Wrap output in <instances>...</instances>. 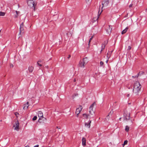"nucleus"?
<instances>
[{"label": "nucleus", "mask_w": 147, "mask_h": 147, "mask_svg": "<svg viewBox=\"0 0 147 147\" xmlns=\"http://www.w3.org/2000/svg\"><path fill=\"white\" fill-rule=\"evenodd\" d=\"M131 47H130V46H129L128 47V49H127L129 50H130L131 49Z\"/></svg>", "instance_id": "c85d7f7f"}, {"label": "nucleus", "mask_w": 147, "mask_h": 147, "mask_svg": "<svg viewBox=\"0 0 147 147\" xmlns=\"http://www.w3.org/2000/svg\"><path fill=\"white\" fill-rule=\"evenodd\" d=\"M93 36H92L91 38H90V40H89V43H88V45H89V44H90V41L92 40L93 38Z\"/></svg>", "instance_id": "393cba45"}, {"label": "nucleus", "mask_w": 147, "mask_h": 147, "mask_svg": "<svg viewBox=\"0 0 147 147\" xmlns=\"http://www.w3.org/2000/svg\"><path fill=\"white\" fill-rule=\"evenodd\" d=\"M70 57H71V55H68V57H67L68 59H69Z\"/></svg>", "instance_id": "473e14b6"}, {"label": "nucleus", "mask_w": 147, "mask_h": 147, "mask_svg": "<svg viewBox=\"0 0 147 147\" xmlns=\"http://www.w3.org/2000/svg\"><path fill=\"white\" fill-rule=\"evenodd\" d=\"M91 122V121L89 120L88 122L85 123V126L89 128H90Z\"/></svg>", "instance_id": "f8f14e48"}, {"label": "nucleus", "mask_w": 147, "mask_h": 147, "mask_svg": "<svg viewBox=\"0 0 147 147\" xmlns=\"http://www.w3.org/2000/svg\"><path fill=\"white\" fill-rule=\"evenodd\" d=\"M47 67H48V66H47Z\"/></svg>", "instance_id": "8fccbe9b"}, {"label": "nucleus", "mask_w": 147, "mask_h": 147, "mask_svg": "<svg viewBox=\"0 0 147 147\" xmlns=\"http://www.w3.org/2000/svg\"><path fill=\"white\" fill-rule=\"evenodd\" d=\"M39 147V145H37L34 146V147Z\"/></svg>", "instance_id": "72a5a7b5"}, {"label": "nucleus", "mask_w": 147, "mask_h": 147, "mask_svg": "<svg viewBox=\"0 0 147 147\" xmlns=\"http://www.w3.org/2000/svg\"><path fill=\"white\" fill-rule=\"evenodd\" d=\"M141 88V86L138 82L136 81L135 82L133 88V92L138 95L140 91Z\"/></svg>", "instance_id": "f257e3e1"}, {"label": "nucleus", "mask_w": 147, "mask_h": 147, "mask_svg": "<svg viewBox=\"0 0 147 147\" xmlns=\"http://www.w3.org/2000/svg\"><path fill=\"white\" fill-rule=\"evenodd\" d=\"M121 118H120L119 119V120H120V121H121Z\"/></svg>", "instance_id": "37998d69"}, {"label": "nucleus", "mask_w": 147, "mask_h": 147, "mask_svg": "<svg viewBox=\"0 0 147 147\" xmlns=\"http://www.w3.org/2000/svg\"><path fill=\"white\" fill-rule=\"evenodd\" d=\"M19 123L18 121H17L15 122V124L13 126L15 130L18 131L19 129Z\"/></svg>", "instance_id": "0eeeda50"}, {"label": "nucleus", "mask_w": 147, "mask_h": 147, "mask_svg": "<svg viewBox=\"0 0 147 147\" xmlns=\"http://www.w3.org/2000/svg\"><path fill=\"white\" fill-rule=\"evenodd\" d=\"M5 13L2 11H0V16H3L5 15Z\"/></svg>", "instance_id": "6ab92c4d"}, {"label": "nucleus", "mask_w": 147, "mask_h": 147, "mask_svg": "<svg viewBox=\"0 0 147 147\" xmlns=\"http://www.w3.org/2000/svg\"><path fill=\"white\" fill-rule=\"evenodd\" d=\"M100 66H102L104 64V63L102 61H101L100 62Z\"/></svg>", "instance_id": "bb28decb"}, {"label": "nucleus", "mask_w": 147, "mask_h": 147, "mask_svg": "<svg viewBox=\"0 0 147 147\" xmlns=\"http://www.w3.org/2000/svg\"><path fill=\"white\" fill-rule=\"evenodd\" d=\"M108 60H109V59H108L106 61V63H108Z\"/></svg>", "instance_id": "58836bf2"}, {"label": "nucleus", "mask_w": 147, "mask_h": 147, "mask_svg": "<svg viewBox=\"0 0 147 147\" xmlns=\"http://www.w3.org/2000/svg\"><path fill=\"white\" fill-rule=\"evenodd\" d=\"M129 94H128L127 95V97H129Z\"/></svg>", "instance_id": "ea45409f"}, {"label": "nucleus", "mask_w": 147, "mask_h": 147, "mask_svg": "<svg viewBox=\"0 0 147 147\" xmlns=\"http://www.w3.org/2000/svg\"><path fill=\"white\" fill-rule=\"evenodd\" d=\"M96 105V103L95 102H93L90 106L89 109V113L92 115H93L94 113V111L93 110V108L94 106Z\"/></svg>", "instance_id": "39448f33"}, {"label": "nucleus", "mask_w": 147, "mask_h": 147, "mask_svg": "<svg viewBox=\"0 0 147 147\" xmlns=\"http://www.w3.org/2000/svg\"><path fill=\"white\" fill-rule=\"evenodd\" d=\"M33 69L34 67L32 66H29L28 67V69L30 72H32L33 70Z\"/></svg>", "instance_id": "2eb2a0df"}, {"label": "nucleus", "mask_w": 147, "mask_h": 147, "mask_svg": "<svg viewBox=\"0 0 147 147\" xmlns=\"http://www.w3.org/2000/svg\"><path fill=\"white\" fill-rule=\"evenodd\" d=\"M139 75V74H138V75ZM138 76H137V77H138Z\"/></svg>", "instance_id": "de8ad7c7"}, {"label": "nucleus", "mask_w": 147, "mask_h": 147, "mask_svg": "<svg viewBox=\"0 0 147 147\" xmlns=\"http://www.w3.org/2000/svg\"><path fill=\"white\" fill-rule=\"evenodd\" d=\"M109 3V0H104V1L102 2V4L103 7L106 6L108 5Z\"/></svg>", "instance_id": "9d476101"}, {"label": "nucleus", "mask_w": 147, "mask_h": 147, "mask_svg": "<svg viewBox=\"0 0 147 147\" xmlns=\"http://www.w3.org/2000/svg\"><path fill=\"white\" fill-rule=\"evenodd\" d=\"M38 116L39 118V121L42 118H43V113L41 111H39L38 113Z\"/></svg>", "instance_id": "1a4fd4ad"}, {"label": "nucleus", "mask_w": 147, "mask_h": 147, "mask_svg": "<svg viewBox=\"0 0 147 147\" xmlns=\"http://www.w3.org/2000/svg\"><path fill=\"white\" fill-rule=\"evenodd\" d=\"M15 115L16 116H17V115H18V113L17 112H16L15 113Z\"/></svg>", "instance_id": "f704fd0d"}, {"label": "nucleus", "mask_w": 147, "mask_h": 147, "mask_svg": "<svg viewBox=\"0 0 147 147\" xmlns=\"http://www.w3.org/2000/svg\"><path fill=\"white\" fill-rule=\"evenodd\" d=\"M128 141L127 140H125L124 141L123 145H125L127 144Z\"/></svg>", "instance_id": "b1692460"}, {"label": "nucleus", "mask_w": 147, "mask_h": 147, "mask_svg": "<svg viewBox=\"0 0 147 147\" xmlns=\"http://www.w3.org/2000/svg\"><path fill=\"white\" fill-rule=\"evenodd\" d=\"M112 29V26L110 25H107L106 26V30L108 34L111 33Z\"/></svg>", "instance_id": "423d86ee"}, {"label": "nucleus", "mask_w": 147, "mask_h": 147, "mask_svg": "<svg viewBox=\"0 0 147 147\" xmlns=\"http://www.w3.org/2000/svg\"><path fill=\"white\" fill-rule=\"evenodd\" d=\"M111 51H109L107 53V59H109L111 57Z\"/></svg>", "instance_id": "f3484780"}, {"label": "nucleus", "mask_w": 147, "mask_h": 147, "mask_svg": "<svg viewBox=\"0 0 147 147\" xmlns=\"http://www.w3.org/2000/svg\"><path fill=\"white\" fill-rule=\"evenodd\" d=\"M113 113V111L112 110L109 113V115H112Z\"/></svg>", "instance_id": "a878e982"}, {"label": "nucleus", "mask_w": 147, "mask_h": 147, "mask_svg": "<svg viewBox=\"0 0 147 147\" xmlns=\"http://www.w3.org/2000/svg\"><path fill=\"white\" fill-rule=\"evenodd\" d=\"M27 4L30 7L34 8V10H35V7L36 5V3H35L33 0H28Z\"/></svg>", "instance_id": "7ed1b4c3"}, {"label": "nucleus", "mask_w": 147, "mask_h": 147, "mask_svg": "<svg viewBox=\"0 0 147 147\" xmlns=\"http://www.w3.org/2000/svg\"><path fill=\"white\" fill-rule=\"evenodd\" d=\"M129 129V127L128 126H126L125 128V130L126 131H128Z\"/></svg>", "instance_id": "412c9836"}, {"label": "nucleus", "mask_w": 147, "mask_h": 147, "mask_svg": "<svg viewBox=\"0 0 147 147\" xmlns=\"http://www.w3.org/2000/svg\"><path fill=\"white\" fill-rule=\"evenodd\" d=\"M83 116L86 119H87L88 118H91V117L90 115H87L86 114H83Z\"/></svg>", "instance_id": "4468645a"}, {"label": "nucleus", "mask_w": 147, "mask_h": 147, "mask_svg": "<svg viewBox=\"0 0 147 147\" xmlns=\"http://www.w3.org/2000/svg\"><path fill=\"white\" fill-rule=\"evenodd\" d=\"M132 122H132V120H131V123H130V124H132Z\"/></svg>", "instance_id": "4c0bfd02"}, {"label": "nucleus", "mask_w": 147, "mask_h": 147, "mask_svg": "<svg viewBox=\"0 0 147 147\" xmlns=\"http://www.w3.org/2000/svg\"><path fill=\"white\" fill-rule=\"evenodd\" d=\"M76 79H74V82H76Z\"/></svg>", "instance_id": "a19ab883"}, {"label": "nucleus", "mask_w": 147, "mask_h": 147, "mask_svg": "<svg viewBox=\"0 0 147 147\" xmlns=\"http://www.w3.org/2000/svg\"><path fill=\"white\" fill-rule=\"evenodd\" d=\"M37 64L40 66H42V65L40 64L38 62H37Z\"/></svg>", "instance_id": "c756f323"}, {"label": "nucleus", "mask_w": 147, "mask_h": 147, "mask_svg": "<svg viewBox=\"0 0 147 147\" xmlns=\"http://www.w3.org/2000/svg\"><path fill=\"white\" fill-rule=\"evenodd\" d=\"M132 5H133V4H131L130 5H129V8L130 7H132Z\"/></svg>", "instance_id": "2f4dec72"}, {"label": "nucleus", "mask_w": 147, "mask_h": 147, "mask_svg": "<svg viewBox=\"0 0 147 147\" xmlns=\"http://www.w3.org/2000/svg\"><path fill=\"white\" fill-rule=\"evenodd\" d=\"M130 113L129 111L125 110L123 114V119L124 120L127 121L128 120L130 119Z\"/></svg>", "instance_id": "f03ea898"}, {"label": "nucleus", "mask_w": 147, "mask_h": 147, "mask_svg": "<svg viewBox=\"0 0 147 147\" xmlns=\"http://www.w3.org/2000/svg\"><path fill=\"white\" fill-rule=\"evenodd\" d=\"M57 128H58V129H59V128H58V127H57Z\"/></svg>", "instance_id": "49530a36"}, {"label": "nucleus", "mask_w": 147, "mask_h": 147, "mask_svg": "<svg viewBox=\"0 0 147 147\" xmlns=\"http://www.w3.org/2000/svg\"><path fill=\"white\" fill-rule=\"evenodd\" d=\"M109 115H108L107 116L105 119H108V120H109Z\"/></svg>", "instance_id": "cd10ccee"}, {"label": "nucleus", "mask_w": 147, "mask_h": 147, "mask_svg": "<svg viewBox=\"0 0 147 147\" xmlns=\"http://www.w3.org/2000/svg\"><path fill=\"white\" fill-rule=\"evenodd\" d=\"M20 25L22 26H24V23L23 22L22 23V24H20Z\"/></svg>", "instance_id": "c9c22d12"}, {"label": "nucleus", "mask_w": 147, "mask_h": 147, "mask_svg": "<svg viewBox=\"0 0 147 147\" xmlns=\"http://www.w3.org/2000/svg\"><path fill=\"white\" fill-rule=\"evenodd\" d=\"M128 29V27H126V28L122 31L121 34H123L125 33L127 31Z\"/></svg>", "instance_id": "a211bd4d"}, {"label": "nucleus", "mask_w": 147, "mask_h": 147, "mask_svg": "<svg viewBox=\"0 0 147 147\" xmlns=\"http://www.w3.org/2000/svg\"><path fill=\"white\" fill-rule=\"evenodd\" d=\"M82 106H80L79 107L76 109V113L77 114V116L78 117V114L80 112L82 111Z\"/></svg>", "instance_id": "6e6552de"}, {"label": "nucleus", "mask_w": 147, "mask_h": 147, "mask_svg": "<svg viewBox=\"0 0 147 147\" xmlns=\"http://www.w3.org/2000/svg\"><path fill=\"white\" fill-rule=\"evenodd\" d=\"M10 66L12 67H13V65H10Z\"/></svg>", "instance_id": "c03bdc74"}, {"label": "nucleus", "mask_w": 147, "mask_h": 147, "mask_svg": "<svg viewBox=\"0 0 147 147\" xmlns=\"http://www.w3.org/2000/svg\"><path fill=\"white\" fill-rule=\"evenodd\" d=\"M108 41H105L104 42V43H102V45L101 46V51H102L105 48L106 45L108 43Z\"/></svg>", "instance_id": "9b49d317"}, {"label": "nucleus", "mask_w": 147, "mask_h": 147, "mask_svg": "<svg viewBox=\"0 0 147 147\" xmlns=\"http://www.w3.org/2000/svg\"><path fill=\"white\" fill-rule=\"evenodd\" d=\"M28 104H29L28 102H26V104H25L24 105V107H23V109H26L28 108V106H29Z\"/></svg>", "instance_id": "dca6fc26"}, {"label": "nucleus", "mask_w": 147, "mask_h": 147, "mask_svg": "<svg viewBox=\"0 0 147 147\" xmlns=\"http://www.w3.org/2000/svg\"><path fill=\"white\" fill-rule=\"evenodd\" d=\"M16 14H17V15L18 14H19V13H20V12L19 11H16Z\"/></svg>", "instance_id": "7c9ffc66"}, {"label": "nucleus", "mask_w": 147, "mask_h": 147, "mask_svg": "<svg viewBox=\"0 0 147 147\" xmlns=\"http://www.w3.org/2000/svg\"><path fill=\"white\" fill-rule=\"evenodd\" d=\"M37 119V116H35L32 118V120L33 121H35V120H36Z\"/></svg>", "instance_id": "4be33fe9"}, {"label": "nucleus", "mask_w": 147, "mask_h": 147, "mask_svg": "<svg viewBox=\"0 0 147 147\" xmlns=\"http://www.w3.org/2000/svg\"><path fill=\"white\" fill-rule=\"evenodd\" d=\"M88 61L87 58H84L82 61H80V67H84L85 65L88 63Z\"/></svg>", "instance_id": "20e7f679"}, {"label": "nucleus", "mask_w": 147, "mask_h": 147, "mask_svg": "<svg viewBox=\"0 0 147 147\" xmlns=\"http://www.w3.org/2000/svg\"><path fill=\"white\" fill-rule=\"evenodd\" d=\"M16 18H17V16H16Z\"/></svg>", "instance_id": "09e8293b"}, {"label": "nucleus", "mask_w": 147, "mask_h": 147, "mask_svg": "<svg viewBox=\"0 0 147 147\" xmlns=\"http://www.w3.org/2000/svg\"><path fill=\"white\" fill-rule=\"evenodd\" d=\"M86 2H88L89 1V0H86Z\"/></svg>", "instance_id": "79ce46f5"}, {"label": "nucleus", "mask_w": 147, "mask_h": 147, "mask_svg": "<svg viewBox=\"0 0 147 147\" xmlns=\"http://www.w3.org/2000/svg\"><path fill=\"white\" fill-rule=\"evenodd\" d=\"M102 11V10L100 12V13H99L100 10H99L98 12V17L97 18V19H96L97 20L98 19V17L101 14Z\"/></svg>", "instance_id": "5701e85b"}, {"label": "nucleus", "mask_w": 147, "mask_h": 147, "mask_svg": "<svg viewBox=\"0 0 147 147\" xmlns=\"http://www.w3.org/2000/svg\"><path fill=\"white\" fill-rule=\"evenodd\" d=\"M42 62V61L41 60H39L38 61V63H39V62L40 63V62Z\"/></svg>", "instance_id": "e433bc0d"}, {"label": "nucleus", "mask_w": 147, "mask_h": 147, "mask_svg": "<svg viewBox=\"0 0 147 147\" xmlns=\"http://www.w3.org/2000/svg\"><path fill=\"white\" fill-rule=\"evenodd\" d=\"M86 139L85 138H83L82 140V144L83 146H85L86 145Z\"/></svg>", "instance_id": "ddd939ff"}, {"label": "nucleus", "mask_w": 147, "mask_h": 147, "mask_svg": "<svg viewBox=\"0 0 147 147\" xmlns=\"http://www.w3.org/2000/svg\"><path fill=\"white\" fill-rule=\"evenodd\" d=\"M25 147H30L28 146H25Z\"/></svg>", "instance_id": "a18cd8bd"}, {"label": "nucleus", "mask_w": 147, "mask_h": 147, "mask_svg": "<svg viewBox=\"0 0 147 147\" xmlns=\"http://www.w3.org/2000/svg\"><path fill=\"white\" fill-rule=\"evenodd\" d=\"M24 26L20 25V32H22L24 30Z\"/></svg>", "instance_id": "aec40b11"}]
</instances>
